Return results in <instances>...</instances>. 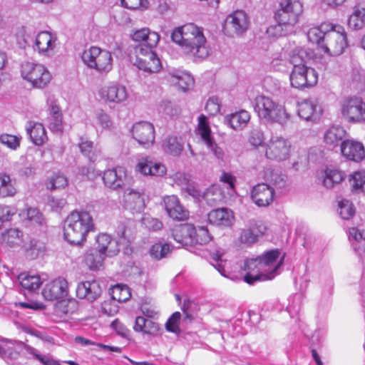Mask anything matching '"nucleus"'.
<instances>
[{"instance_id":"obj_39","label":"nucleus","mask_w":365,"mask_h":365,"mask_svg":"<svg viewBox=\"0 0 365 365\" xmlns=\"http://www.w3.org/2000/svg\"><path fill=\"white\" fill-rule=\"evenodd\" d=\"M48 127L56 133H61L63 130L62 113L60 108L55 104H52L49 108L48 116Z\"/></svg>"},{"instance_id":"obj_33","label":"nucleus","mask_w":365,"mask_h":365,"mask_svg":"<svg viewBox=\"0 0 365 365\" xmlns=\"http://www.w3.org/2000/svg\"><path fill=\"white\" fill-rule=\"evenodd\" d=\"M23 232L16 228L6 230L1 234L0 244L3 247L16 248L21 246L23 242Z\"/></svg>"},{"instance_id":"obj_22","label":"nucleus","mask_w":365,"mask_h":365,"mask_svg":"<svg viewBox=\"0 0 365 365\" xmlns=\"http://www.w3.org/2000/svg\"><path fill=\"white\" fill-rule=\"evenodd\" d=\"M56 37L48 31H41L35 36L34 49L39 53L49 56L56 46Z\"/></svg>"},{"instance_id":"obj_7","label":"nucleus","mask_w":365,"mask_h":365,"mask_svg":"<svg viewBox=\"0 0 365 365\" xmlns=\"http://www.w3.org/2000/svg\"><path fill=\"white\" fill-rule=\"evenodd\" d=\"M0 341L2 342V344H0V358L6 362L16 359L19 356V349L24 347L28 354L33 355L43 365H60L58 362H50L47 356L38 354L36 349L24 344L21 341H12L4 338Z\"/></svg>"},{"instance_id":"obj_21","label":"nucleus","mask_w":365,"mask_h":365,"mask_svg":"<svg viewBox=\"0 0 365 365\" xmlns=\"http://www.w3.org/2000/svg\"><path fill=\"white\" fill-rule=\"evenodd\" d=\"M341 151L347 159L359 162L365 157V149L361 142L354 140H345L341 143Z\"/></svg>"},{"instance_id":"obj_29","label":"nucleus","mask_w":365,"mask_h":365,"mask_svg":"<svg viewBox=\"0 0 365 365\" xmlns=\"http://www.w3.org/2000/svg\"><path fill=\"white\" fill-rule=\"evenodd\" d=\"M101 95L103 98H106L110 102L117 103L125 101L128 98L125 87L118 84L103 88L101 91Z\"/></svg>"},{"instance_id":"obj_1","label":"nucleus","mask_w":365,"mask_h":365,"mask_svg":"<svg viewBox=\"0 0 365 365\" xmlns=\"http://www.w3.org/2000/svg\"><path fill=\"white\" fill-rule=\"evenodd\" d=\"M172 41L180 46L182 51L195 60H202L209 55L203 29L192 23L174 29Z\"/></svg>"},{"instance_id":"obj_11","label":"nucleus","mask_w":365,"mask_h":365,"mask_svg":"<svg viewBox=\"0 0 365 365\" xmlns=\"http://www.w3.org/2000/svg\"><path fill=\"white\" fill-rule=\"evenodd\" d=\"M347 46L344 29L339 25H332L331 30L327 34L322 50L331 56L341 54Z\"/></svg>"},{"instance_id":"obj_14","label":"nucleus","mask_w":365,"mask_h":365,"mask_svg":"<svg viewBox=\"0 0 365 365\" xmlns=\"http://www.w3.org/2000/svg\"><path fill=\"white\" fill-rule=\"evenodd\" d=\"M202 140L206 144L208 149L218 160H223L225 153L222 148L215 143L212 135L207 118L204 115L198 117V125L196 130Z\"/></svg>"},{"instance_id":"obj_58","label":"nucleus","mask_w":365,"mask_h":365,"mask_svg":"<svg viewBox=\"0 0 365 365\" xmlns=\"http://www.w3.org/2000/svg\"><path fill=\"white\" fill-rule=\"evenodd\" d=\"M177 79L176 83L184 91L188 90L194 84V78L187 73H182L180 75H174Z\"/></svg>"},{"instance_id":"obj_30","label":"nucleus","mask_w":365,"mask_h":365,"mask_svg":"<svg viewBox=\"0 0 365 365\" xmlns=\"http://www.w3.org/2000/svg\"><path fill=\"white\" fill-rule=\"evenodd\" d=\"M346 134V130L341 126H331L326 130L324 135V141L329 149L341 146Z\"/></svg>"},{"instance_id":"obj_18","label":"nucleus","mask_w":365,"mask_h":365,"mask_svg":"<svg viewBox=\"0 0 365 365\" xmlns=\"http://www.w3.org/2000/svg\"><path fill=\"white\" fill-rule=\"evenodd\" d=\"M165 210L168 216L178 221L188 219L190 212L180 203V200L175 195L166 196L163 199Z\"/></svg>"},{"instance_id":"obj_53","label":"nucleus","mask_w":365,"mask_h":365,"mask_svg":"<svg viewBox=\"0 0 365 365\" xmlns=\"http://www.w3.org/2000/svg\"><path fill=\"white\" fill-rule=\"evenodd\" d=\"M202 197L209 205L214 206L222 200V195L217 187L211 186L202 193Z\"/></svg>"},{"instance_id":"obj_62","label":"nucleus","mask_w":365,"mask_h":365,"mask_svg":"<svg viewBox=\"0 0 365 365\" xmlns=\"http://www.w3.org/2000/svg\"><path fill=\"white\" fill-rule=\"evenodd\" d=\"M67 185V178L63 175L56 174L51 179L48 187L51 190L61 189L66 187Z\"/></svg>"},{"instance_id":"obj_45","label":"nucleus","mask_w":365,"mask_h":365,"mask_svg":"<svg viewBox=\"0 0 365 365\" xmlns=\"http://www.w3.org/2000/svg\"><path fill=\"white\" fill-rule=\"evenodd\" d=\"M107 256L96 249L88 251L85 257V261L89 269L98 270L103 265V261Z\"/></svg>"},{"instance_id":"obj_41","label":"nucleus","mask_w":365,"mask_h":365,"mask_svg":"<svg viewBox=\"0 0 365 365\" xmlns=\"http://www.w3.org/2000/svg\"><path fill=\"white\" fill-rule=\"evenodd\" d=\"M16 192V180L5 173H0V197H14Z\"/></svg>"},{"instance_id":"obj_25","label":"nucleus","mask_w":365,"mask_h":365,"mask_svg":"<svg viewBox=\"0 0 365 365\" xmlns=\"http://www.w3.org/2000/svg\"><path fill=\"white\" fill-rule=\"evenodd\" d=\"M96 250L107 257L115 256L120 251L118 242L106 233L99 234L96 237Z\"/></svg>"},{"instance_id":"obj_40","label":"nucleus","mask_w":365,"mask_h":365,"mask_svg":"<svg viewBox=\"0 0 365 365\" xmlns=\"http://www.w3.org/2000/svg\"><path fill=\"white\" fill-rule=\"evenodd\" d=\"M18 280L21 287L29 292H34L38 289L43 282L39 275L26 272L21 273L18 276Z\"/></svg>"},{"instance_id":"obj_16","label":"nucleus","mask_w":365,"mask_h":365,"mask_svg":"<svg viewBox=\"0 0 365 365\" xmlns=\"http://www.w3.org/2000/svg\"><path fill=\"white\" fill-rule=\"evenodd\" d=\"M132 135L139 144L150 147L155 140V128L152 123L148 122H138L133 125Z\"/></svg>"},{"instance_id":"obj_13","label":"nucleus","mask_w":365,"mask_h":365,"mask_svg":"<svg viewBox=\"0 0 365 365\" xmlns=\"http://www.w3.org/2000/svg\"><path fill=\"white\" fill-rule=\"evenodd\" d=\"M249 24L247 14L242 10H237L227 16L223 30L228 36H239L248 29Z\"/></svg>"},{"instance_id":"obj_15","label":"nucleus","mask_w":365,"mask_h":365,"mask_svg":"<svg viewBox=\"0 0 365 365\" xmlns=\"http://www.w3.org/2000/svg\"><path fill=\"white\" fill-rule=\"evenodd\" d=\"M291 145L282 137H272L266 145L265 155L267 158L276 161L287 160L289 156Z\"/></svg>"},{"instance_id":"obj_9","label":"nucleus","mask_w":365,"mask_h":365,"mask_svg":"<svg viewBox=\"0 0 365 365\" xmlns=\"http://www.w3.org/2000/svg\"><path fill=\"white\" fill-rule=\"evenodd\" d=\"M154 48L145 47L144 46H136L135 47V58L132 62L138 69L148 73L158 72L162 65Z\"/></svg>"},{"instance_id":"obj_19","label":"nucleus","mask_w":365,"mask_h":365,"mask_svg":"<svg viewBox=\"0 0 365 365\" xmlns=\"http://www.w3.org/2000/svg\"><path fill=\"white\" fill-rule=\"evenodd\" d=\"M274 193L273 187L266 183H260L253 187L251 198L258 207H267L272 202Z\"/></svg>"},{"instance_id":"obj_59","label":"nucleus","mask_w":365,"mask_h":365,"mask_svg":"<svg viewBox=\"0 0 365 365\" xmlns=\"http://www.w3.org/2000/svg\"><path fill=\"white\" fill-rule=\"evenodd\" d=\"M21 138L9 134H2L0 135V142L8 148L16 150L20 145Z\"/></svg>"},{"instance_id":"obj_49","label":"nucleus","mask_w":365,"mask_h":365,"mask_svg":"<svg viewBox=\"0 0 365 365\" xmlns=\"http://www.w3.org/2000/svg\"><path fill=\"white\" fill-rule=\"evenodd\" d=\"M309 58L307 50L300 47L295 48L289 54V61L293 67L305 66V63Z\"/></svg>"},{"instance_id":"obj_64","label":"nucleus","mask_w":365,"mask_h":365,"mask_svg":"<svg viewBox=\"0 0 365 365\" xmlns=\"http://www.w3.org/2000/svg\"><path fill=\"white\" fill-rule=\"evenodd\" d=\"M222 253L220 250H216L211 254V259L212 260V264L216 269L223 276L226 277L225 274V268L223 261L222 259Z\"/></svg>"},{"instance_id":"obj_56","label":"nucleus","mask_w":365,"mask_h":365,"mask_svg":"<svg viewBox=\"0 0 365 365\" xmlns=\"http://www.w3.org/2000/svg\"><path fill=\"white\" fill-rule=\"evenodd\" d=\"M339 213L341 218L344 220L350 219L355 213L353 204L345 199L339 201Z\"/></svg>"},{"instance_id":"obj_31","label":"nucleus","mask_w":365,"mask_h":365,"mask_svg":"<svg viewBox=\"0 0 365 365\" xmlns=\"http://www.w3.org/2000/svg\"><path fill=\"white\" fill-rule=\"evenodd\" d=\"M250 120V115L245 110L227 115L225 117V124L236 130H241L245 128Z\"/></svg>"},{"instance_id":"obj_47","label":"nucleus","mask_w":365,"mask_h":365,"mask_svg":"<svg viewBox=\"0 0 365 365\" xmlns=\"http://www.w3.org/2000/svg\"><path fill=\"white\" fill-rule=\"evenodd\" d=\"M344 173L340 170L328 169L324 172L323 185L327 188H332L344 179Z\"/></svg>"},{"instance_id":"obj_36","label":"nucleus","mask_w":365,"mask_h":365,"mask_svg":"<svg viewBox=\"0 0 365 365\" xmlns=\"http://www.w3.org/2000/svg\"><path fill=\"white\" fill-rule=\"evenodd\" d=\"M133 329L137 332L155 336L158 334L160 326L158 323L150 319L139 316L135 318Z\"/></svg>"},{"instance_id":"obj_57","label":"nucleus","mask_w":365,"mask_h":365,"mask_svg":"<svg viewBox=\"0 0 365 365\" xmlns=\"http://www.w3.org/2000/svg\"><path fill=\"white\" fill-rule=\"evenodd\" d=\"M239 240L247 246H250L258 241L255 231L250 230L249 227L241 230Z\"/></svg>"},{"instance_id":"obj_46","label":"nucleus","mask_w":365,"mask_h":365,"mask_svg":"<svg viewBox=\"0 0 365 365\" xmlns=\"http://www.w3.org/2000/svg\"><path fill=\"white\" fill-rule=\"evenodd\" d=\"M78 147L81 153L86 156L91 162H96L101 156V150L93 148V143L87 139L81 138Z\"/></svg>"},{"instance_id":"obj_48","label":"nucleus","mask_w":365,"mask_h":365,"mask_svg":"<svg viewBox=\"0 0 365 365\" xmlns=\"http://www.w3.org/2000/svg\"><path fill=\"white\" fill-rule=\"evenodd\" d=\"M109 294L112 299L118 302H125L131 297L129 287L127 285L122 284L113 286L110 289Z\"/></svg>"},{"instance_id":"obj_28","label":"nucleus","mask_w":365,"mask_h":365,"mask_svg":"<svg viewBox=\"0 0 365 365\" xmlns=\"http://www.w3.org/2000/svg\"><path fill=\"white\" fill-rule=\"evenodd\" d=\"M125 173L122 167L109 169L104 172L103 180L106 186L115 190L124 184Z\"/></svg>"},{"instance_id":"obj_51","label":"nucleus","mask_w":365,"mask_h":365,"mask_svg":"<svg viewBox=\"0 0 365 365\" xmlns=\"http://www.w3.org/2000/svg\"><path fill=\"white\" fill-rule=\"evenodd\" d=\"M266 180L276 189L284 188L287 183V178L284 175L274 170H268L265 174Z\"/></svg>"},{"instance_id":"obj_20","label":"nucleus","mask_w":365,"mask_h":365,"mask_svg":"<svg viewBox=\"0 0 365 365\" xmlns=\"http://www.w3.org/2000/svg\"><path fill=\"white\" fill-rule=\"evenodd\" d=\"M135 170L143 175L163 176L167 172L165 165L160 162L153 161L148 158L140 159Z\"/></svg>"},{"instance_id":"obj_38","label":"nucleus","mask_w":365,"mask_h":365,"mask_svg":"<svg viewBox=\"0 0 365 365\" xmlns=\"http://www.w3.org/2000/svg\"><path fill=\"white\" fill-rule=\"evenodd\" d=\"M26 130L36 145H42L48 139L45 128L41 123L30 122Z\"/></svg>"},{"instance_id":"obj_27","label":"nucleus","mask_w":365,"mask_h":365,"mask_svg":"<svg viewBox=\"0 0 365 365\" xmlns=\"http://www.w3.org/2000/svg\"><path fill=\"white\" fill-rule=\"evenodd\" d=\"M132 39L140 43L138 46L145 47L155 48L159 40L160 36L158 33L150 31L148 28H143L135 31L131 35Z\"/></svg>"},{"instance_id":"obj_52","label":"nucleus","mask_w":365,"mask_h":365,"mask_svg":"<svg viewBox=\"0 0 365 365\" xmlns=\"http://www.w3.org/2000/svg\"><path fill=\"white\" fill-rule=\"evenodd\" d=\"M170 252V246L168 243H155L150 249V256L158 260L166 257Z\"/></svg>"},{"instance_id":"obj_6","label":"nucleus","mask_w":365,"mask_h":365,"mask_svg":"<svg viewBox=\"0 0 365 365\" xmlns=\"http://www.w3.org/2000/svg\"><path fill=\"white\" fill-rule=\"evenodd\" d=\"M83 63L98 73H108L113 68V57L110 51L98 46H91L81 55Z\"/></svg>"},{"instance_id":"obj_44","label":"nucleus","mask_w":365,"mask_h":365,"mask_svg":"<svg viewBox=\"0 0 365 365\" xmlns=\"http://www.w3.org/2000/svg\"><path fill=\"white\" fill-rule=\"evenodd\" d=\"M348 235L354 250L361 255L365 251V230L360 232L358 229L351 227L349 230Z\"/></svg>"},{"instance_id":"obj_34","label":"nucleus","mask_w":365,"mask_h":365,"mask_svg":"<svg viewBox=\"0 0 365 365\" xmlns=\"http://www.w3.org/2000/svg\"><path fill=\"white\" fill-rule=\"evenodd\" d=\"M125 206L127 209L141 212L145 207L143 195L138 191L128 190L123 196Z\"/></svg>"},{"instance_id":"obj_61","label":"nucleus","mask_w":365,"mask_h":365,"mask_svg":"<svg viewBox=\"0 0 365 365\" xmlns=\"http://www.w3.org/2000/svg\"><path fill=\"white\" fill-rule=\"evenodd\" d=\"M122 5L129 9H145L148 7V0H121Z\"/></svg>"},{"instance_id":"obj_8","label":"nucleus","mask_w":365,"mask_h":365,"mask_svg":"<svg viewBox=\"0 0 365 365\" xmlns=\"http://www.w3.org/2000/svg\"><path fill=\"white\" fill-rule=\"evenodd\" d=\"M21 74L24 79L37 88L46 87L51 79L50 72L44 66L29 61L21 64Z\"/></svg>"},{"instance_id":"obj_2","label":"nucleus","mask_w":365,"mask_h":365,"mask_svg":"<svg viewBox=\"0 0 365 365\" xmlns=\"http://www.w3.org/2000/svg\"><path fill=\"white\" fill-rule=\"evenodd\" d=\"M95 225L91 215L85 210H73L63 223V237L71 245H81Z\"/></svg>"},{"instance_id":"obj_63","label":"nucleus","mask_w":365,"mask_h":365,"mask_svg":"<svg viewBox=\"0 0 365 365\" xmlns=\"http://www.w3.org/2000/svg\"><path fill=\"white\" fill-rule=\"evenodd\" d=\"M96 118L98 124L104 129H109L113 126V121L110 116L103 110L96 111Z\"/></svg>"},{"instance_id":"obj_55","label":"nucleus","mask_w":365,"mask_h":365,"mask_svg":"<svg viewBox=\"0 0 365 365\" xmlns=\"http://www.w3.org/2000/svg\"><path fill=\"white\" fill-rule=\"evenodd\" d=\"M352 190L355 192H365V172H356L349 180Z\"/></svg>"},{"instance_id":"obj_26","label":"nucleus","mask_w":365,"mask_h":365,"mask_svg":"<svg viewBox=\"0 0 365 365\" xmlns=\"http://www.w3.org/2000/svg\"><path fill=\"white\" fill-rule=\"evenodd\" d=\"M207 219L212 225L230 227L233 224L234 215L232 210L227 208H218L210 211L207 214Z\"/></svg>"},{"instance_id":"obj_60","label":"nucleus","mask_w":365,"mask_h":365,"mask_svg":"<svg viewBox=\"0 0 365 365\" xmlns=\"http://www.w3.org/2000/svg\"><path fill=\"white\" fill-rule=\"evenodd\" d=\"M181 314L176 312L173 313L165 324V328L168 331L177 333L179 331V324Z\"/></svg>"},{"instance_id":"obj_3","label":"nucleus","mask_w":365,"mask_h":365,"mask_svg":"<svg viewBox=\"0 0 365 365\" xmlns=\"http://www.w3.org/2000/svg\"><path fill=\"white\" fill-rule=\"evenodd\" d=\"M278 250H271L265 252L259 256L260 274H252L247 273L244 280L250 284H252L258 280L272 279L279 274V268L283 264L284 256H280Z\"/></svg>"},{"instance_id":"obj_50","label":"nucleus","mask_w":365,"mask_h":365,"mask_svg":"<svg viewBox=\"0 0 365 365\" xmlns=\"http://www.w3.org/2000/svg\"><path fill=\"white\" fill-rule=\"evenodd\" d=\"M22 217L31 222V225L43 226L46 224V220L42 213L36 208L29 207L20 213Z\"/></svg>"},{"instance_id":"obj_4","label":"nucleus","mask_w":365,"mask_h":365,"mask_svg":"<svg viewBox=\"0 0 365 365\" xmlns=\"http://www.w3.org/2000/svg\"><path fill=\"white\" fill-rule=\"evenodd\" d=\"M253 106L259 118L267 123L285 125L290 118L289 114L283 106L264 96H257Z\"/></svg>"},{"instance_id":"obj_35","label":"nucleus","mask_w":365,"mask_h":365,"mask_svg":"<svg viewBox=\"0 0 365 365\" xmlns=\"http://www.w3.org/2000/svg\"><path fill=\"white\" fill-rule=\"evenodd\" d=\"M332 29V24L322 23L320 26L311 28L307 32L308 40L316 43L321 49L324 43L325 36Z\"/></svg>"},{"instance_id":"obj_24","label":"nucleus","mask_w":365,"mask_h":365,"mask_svg":"<svg viewBox=\"0 0 365 365\" xmlns=\"http://www.w3.org/2000/svg\"><path fill=\"white\" fill-rule=\"evenodd\" d=\"M195 226L192 224H182L172 230L173 238L182 246L193 245Z\"/></svg>"},{"instance_id":"obj_10","label":"nucleus","mask_w":365,"mask_h":365,"mask_svg":"<svg viewBox=\"0 0 365 365\" xmlns=\"http://www.w3.org/2000/svg\"><path fill=\"white\" fill-rule=\"evenodd\" d=\"M341 114L348 123H359L365 121V102L359 97L345 98L341 103Z\"/></svg>"},{"instance_id":"obj_42","label":"nucleus","mask_w":365,"mask_h":365,"mask_svg":"<svg viewBox=\"0 0 365 365\" xmlns=\"http://www.w3.org/2000/svg\"><path fill=\"white\" fill-rule=\"evenodd\" d=\"M348 25L354 30L362 29L365 26V4H357L348 19Z\"/></svg>"},{"instance_id":"obj_12","label":"nucleus","mask_w":365,"mask_h":365,"mask_svg":"<svg viewBox=\"0 0 365 365\" xmlns=\"http://www.w3.org/2000/svg\"><path fill=\"white\" fill-rule=\"evenodd\" d=\"M290 83L292 87L304 88L314 86L318 81V73L310 67L296 66L293 67L289 76Z\"/></svg>"},{"instance_id":"obj_32","label":"nucleus","mask_w":365,"mask_h":365,"mask_svg":"<svg viewBox=\"0 0 365 365\" xmlns=\"http://www.w3.org/2000/svg\"><path fill=\"white\" fill-rule=\"evenodd\" d=\"M320 108L313 101L305 100L298 105V115L305 120H314L319 118Z\"/></svg>"},{"instance_id":"obj_43","label":"nucleus","mask_w":365,"mask_h":365,"mask_svg":"<svg viewBox=\"0 0 365 365\" xmlns=\"http://www.w3.org/2000/svg\"><path fill=\"white\" fill-rule=\"evenodd\" d=\"M24 250L26 258L34 259L42 256L46 251V245L44 242L31 239L28 243L24 246Z\"/></svg>"},{"instance_id":"obj_54","label":"nucleus","mask_w":365,"mask_h":365,"mask_svg":"<svg viewBox=\"0 0 365 365\" xmlns=\"http://www.w3.org/2000/svg\"><path fill=\"white\" fill-rule=\"evenodd\" d=\"M193 237V245L195 244L205 245L212 240V236L209 233L208 229L204 226H200L197 228L195 227Z\"/></svg>"},{"instance_id":"obj_17","label":"nucleus","mask_w":365,"mask_h":365,"mask_svg":"<svg viewBox=\"0 0 365 365\" xmlns=\"http://www.w3.org/2000/svg\"><path fill=\"white\" fill-rule=\"evenodd\" d=\"M68 294V282L63 278H57L47 283L42 290L46 300L53 301L64 298Z\"/></svg>"},{"instance_id":"obj_37","label":"nucleus","mask_w":365,"mask_h":365,"mask_svg":"<svg viewBox=\"0 0 365 365\" xmlns=\"http://www.w3.org/2000/svg\"><path fill=\"white\" fill-rule=\"evenodd\" d=\"M183 148L184 143L182 139L175 135L167 136L162 142L163 151L175 157L179 156Z\"/></svg>"},{"instance_id":"obj_23","label":"nucleus","mask_w":365,"mask_h":365,"mask_svg":"<svg viewBox=\"0 0 365 365\" xmlns=\"http://www.w3.org/2000/svg\"><path fill=\"white\" fill-rule=\"evenodd\" d=\"M102 289L96 280L86 281L78 284L76 295L79 299H86L90 302L97 299L101 294Z\"/></svg>"},{"instance_id":"obj_5","label":"nucleus","mask_w":365,"mask_h":365,"mask_svg":"<svg viewBox=\"0 0 365 365\" xmlns=\"http://www.w3.org/2000/svg\"><path fill=\"white\" fill-rule=\"evenodd\" d=\"M303 12V6L299 0H284L279 4V6L274 13V19L278 25L270 27L268 32L282 29V26H294L299 20V16Z\"/></svg>"}]
</instances>
